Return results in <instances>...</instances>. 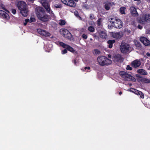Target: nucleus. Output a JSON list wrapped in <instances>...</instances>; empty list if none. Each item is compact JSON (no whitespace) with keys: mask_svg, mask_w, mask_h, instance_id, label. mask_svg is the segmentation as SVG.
<instances>
[{"mask_svg":"<svg viewBox=\"0 0 150 150\" xmlns=\"http://www.w3.org/2000/svg\"><path fill=\"white\" fill-rule=\"evenodd\" d=\"M90 18L91 20H93L95 19L94 15L93 14H91L90 15Z\"/></svg>","mask_w":150,"mask_h":150,"instance_id":"c9c22d12","label":"nucleus"},{"mask_svg":"<svg viewBox=\"0 0 150 150\" xmlns=\"http://www.w3.org/2000/svg\"><path fill=\"white\" fill-rule=\"evenodd\" d=\"M115 42V40H109L108 41L107 43L109 44L108 47L109 48H112L113 44Z\"/></svg>","mask_w":150,"mask_h":150,"instance_id":"5701e85b","label":"nucleus"},{"mask_svg":"<svg viewBox=\"0 0 150 150\" xmlns=\"http://www.w3.org/2000/svg\"><path fill=\"white\" fill-rule=\"evenodd\" d=\"M67 50L65 49L62 51V54H63L67 53Z\"/></svg>","mask_w":150,"mask_h":150,"instance_id":"e433bc0d","label":"nucleus"},{"mask_svg":"<svg viewBox=\"0 0 150 150\" xmlns=\"http://www.w3.org/2000/svg\"><path fill=\"white\" fill-rule=\"evenodd\" d=\"M54 7L57 8H61L62 7V6L60 4H56L54 5Z\"/></svg>","mask_w":150,"mask_h":150,"instance_id":"cd10ccee","label":"nucleus"},{"mask_svg":"<svg viewBox=\"0 0 150 150\" xmlns=\"http://www.w3.org/2000/svg\"><path fill=\"white\" fill-rule=\"evenodd\" d=\"M61 1L64 4L70 7H74L76 4L73 0H61Z\"/></svg>","mask_w":150,"mask_h":150,"instance_id":"0eeeda50","label":"nucleus"},{"mask_svg":"<svg viewBox=\"0 0 150 150\" xmlns=\"http://www.w3.org/2000/svg\"><path fill=\"white\" fill-rule=\"evenodd\" d=\"M112 36L116 39H120L122 37L123 34L122 32L120 31L118 32H112L111 33Z\"/></svg>","mask_w":150,"mask_h":150,"instance_id":"1a4fd4ad","label":"nucleus"},{"mask_svg":"<svg viewBox=\"0 0 150 150\" xmlns=\"http://www.w3.org/2000/svg\"><path fill=\"white\" fill-rule=\"evenodd\" d=\"M97 62L99 64L102 66H108L112 63L111 60L103 56H100L97 59Z\"/></svg>","mask_w":150,"mask_h":150,"instance_id":"f03ea898","label":"nucleus"},{"mask_svg":"<svg viewBox=\"0 0 150 150\" xmlns=\"http://www.w3.org/2000/svg\"><path fill=\"white\" fill-rule=\"evenodd\" d=\"M113 60L115 63L121 62L123 61V58L120 54H117L114 56Z\"/></svg>","mask_w":150,"mask_h":150,"instance_id":"9d476101","label":"nucleus"},{"mask_svg":"<svg viewBox=\"0 0 150 150\" xmlns=\"http://www.w3.org/2000/svg\"><path fill=\"white\" fill-rule=\"evenodd\" d=\"M125 9L126 8L125 7H121L120 8V12L121 14H125Z\"/></svg>","mask_w":150,"mask_h":150,"instance_id":"a878e982","label":"nucleus"},{"mask_svg":"<svg viewBox=\"0 0 150 150\" xmlns=\"http://www.w3.org/2000/svg\"><path fill=\"white\" fill-rule=\"evenodd\" d=\"M137 71L138 73L143 75H146L147 74V72L143 69H139Z\"/></svg>","mask_w":150,"mask_h":150,"instance_id":"4be33fe9","label":"nucleus"},{"mask_svg":"<svg viewBox=\"0 0 150 150\" xmlns=\"http://www.w3.org/2000/svg\"><path fill=\"white\" fill-rule=\"evenodd\" d=\"M42 5L44 7L47 12L50 14L54 15L53 11L50 8V5L47 0H41V1Z\"/></svg>","mask_w":150,"mask_h":150,"instance_id":"7ed1b4c3","label":"nucleus"},{"mask_svg":"<svg viewBox=\"0 0 150 150\" xmlns=\"http://www.w3.org/2000/svg\"><path fill=\"white\" fill-rule=\"evenodd\" d=\"M141 64L140 61L138 59H136L132 63V66L135 68H137L140 66Z\"/></svg>","mask_w":150,"mask_h":150,"instance_id":"dca6fc26","label":"nucleus"},{"mask_svg":"<svg viewBox=\"0 0 150 150\" xmlns=\"http://www.w3.org/2000/svg\"><path fill=\"white\" fill-rule=\"evenodd\" d=\"M134 93H135V94L139 95V92L140 91H139L138 90H137L136 89H135V90H134Z\"/></svg>","mask_w":150,"mask_h":150,"instance_id":"4c0bfd02","label":"nucleus"},{"mask_svg":"<svg viewBox=\"0 0 150 150\" xmlns=\"http://www.w3.org/2000/svg\"><path fill=\"white\" fill-rule=\"evenodd\" d=\"M121 52L123 53H126L129 50V45L126 43H122L120 46Z\"/></svg>","mask_w":150,"mask_h":150,"instance_id":"423d86ee","label":"nucleus"},{"mask_svg":"<svg viewBox=\"0 0 150 150\" xmlns=\"http://www.w3.org/2000/svg\"><path fill=\"white\" fill-rule=\"evenodd\" d=\"M1 7L2 8V9H3L4 11H5L7 13H9V11L7 10L6 8H5L4 6V5H2L1 6Z\"/></svg>","mask_w":150,"mask_h":150,"instance_id":"72a5a7b5","label":"nucleus"},{"mask_svg":"<svg viewBox=\"0 0 150 150\" xmlns=\"http://www.w3.org/2000/svg\"><path fill=\"white\" fill-rule=\"evenodd\" d=\"M122 94V92H121V91L119 93V95H121Z\"/></svg>","mask_w":150,"mask_h":150,"instance_id":"603ef678","label":"nucleus"},{"mask_svg":"<svg viewBox=\"0 0 150 150\" xmlns=\"http://www.w3.org/2000/svg\"><path fill=\"white\" fill-rule=\"evenodd\" d=\"M82 38L84 39H86L87 38V36L85 34H83L82 36Z\"/></svg>","mask_w":150,"mask_h":150,"instance_id":"ea45409f","label":"nucleus"},{"mask_svg":"<svg viewBox=\"0 0 150 150\" xmlns=\"http://www.w3.org/2000/svg\"><path fill=\"white\" fill-rule=\"evenodd\" d=\"M126 72L124 71H121L120 72V75L123 77L124 78L125 76L126 75Z\"/></svg>","mask_w":150,"mask_h":150,"instance_id":"c85d7f7f","label":"nucleus"},{"mask_svg":"<svg viewBox=\"0 0 150 150\" xmlns=\"http://www.w3.org/2000/svg\"><path fill=\"white\" fill-rule=\"evenodd\" d=\"M126 77L127 78H128L133 81H136V79L134 78L133 77L131 76L130 74H128L127 73H126V75L124 77V78Z\"/></svg>","mask_w":150,"mask_h":150,"instance_id":"412c9836","label":"nucleus"},{"mask_svg":"<svg viewBox=\"0 0 150 150\" xmlns=\"http://www.w3.org/2000/svg\"><path fill=\"white\" fill-rule=\"evenodd\" d=\"M105 8L107 10H109L110 8L114 5L113 2H111L109 1H106L105 3Z\"/></svg>","mask_w":150,"mask_h":150,"instance_id":"f3484780","label":"nucleus"},{"mask_svg":"<svg viewBox=\"0 0 150 150\" xmlns=\"http://www.w3.org/2000/svg\"><path fill=\"white\" fill-rule=\"evenodd\" d=\"M135 45L137 47H140L141 45H140V42H139L136 41V42H135Z\"/></svg>","mask_w":150,"mask_h":150,"instance_id":"7c9ffc66","label":"nucleus"},{"mask_svg":"<svg viewBox=\"0 0 150 150\" xmlns=\"http://www.w3.org/2000/svg\"><path fill=\"white\" fill-rule=\"evenodd\" d=\"M95 30V28L93 26H91L88 27V30L91 32H93Z\"/></svg>","mask_w":150,"mask_h":150,"instance_id":"bb28decb","label":"nucleus"},{"mask_svg":"<svg viewBox=\"0 0 150 150\" xmlns=\"http://www.w3.org/2000/svg\"><path fill=\"white\" fill-rule=\"evenodd\" d=\"M95 53L96 54H100V52L97 49H96L94 50Z\"/></svg>","mask_w":150,"mask_h":150,"instance_id":"58836bf2","label":"nucleus"},{"mask_svg":"<svg viewBox=\"0 0 150 150\" xmlns=\"http://www.w3.org/2000/svg\"><path fill=\"white\" fill-rule=\"evenodd\" d=\"M78 0H74V1L76 2H78Z\"/></svg>","mask_w":150,"mask_h":150,"instance_id":"6e6d98bb","label":"nucleus"},{"mask_svg":"<svg viewBox=\"0 0 150 150\" xmlns=\"http://www.w3.org/2000/svg\"><path fill=\"white\" fill-rule=\"evenodd\" d=\"M108 56L109 58H111V56L109 54Z\"/></svg>","mask_w":150,"mask_h":150,"instance_id":"864d4df0","label":"nucleus"},{"mask_svg":"<svg viewBox=\"0 0 150 150\" xmlns=\"http://www.w3.org/2000/svg\"><path fill=\"white\" fill-rule=\"evenodd\" d=\"M101 19L100 18L97 21V25H101Z\"/></svg>","mask_w":150,"mask_h":150,"instance_id":"f704fd0d","label":"nucleus"},{"mask_svg":"<svg viewBox=\"0 0 150 150\" xmlns=\"http://www.w3.org/2000/svg\"><path fill=\"white\" fill-rule=\"evenodd\" d=\"M126 69L127 70H132V68L130 67V66L129 65H127V67H126Z\"/></svg>","mask_w":150,"mask_h":150,"instance_id":"a19ab883","label":"nucleus"},{"mask_svg":"<svg viewBox=\"0 0 150 150\" xmlns=\"http://www.w3.org/2000/svg\"><path fill=\"white\" fill-rule=\"evenodd\" d=\"M37 17L41 21L46 22L50 19V17L49 16L45 14H42L40 13H37Z\"/></svg>","mask_w":150,"mask_h":150,"instance_id":"39448f33","label":"nucleus"},{"mask_svg":"<svg viewBox=\"0 0 150 150\" xmlns=\"http://www.w3.org/2000/svg\"><path fill=\"white\" fill-rule=\"evenodd\" d=\"M135 89L132 88H131L130 90V91L132 92H133L134 93V90H135Z\"/></svg>","mask_w":150,"mask_h":150,"instance_id":"c03bdc74","label":"nucleus"},{"mask_svg":"<svg viewBox=\"0 0 150 150\" xmlns=\"http://www.w3.org/2000/svg\"><path fill=\"white\" fill-rule=\"evenodd\" d=\"M35 18L33 17H30V22L31 23L32 22H35Z\"/></svg>","mask_w":150,"mask_h":150,"instance_id":"2f4dec72","label":"nucleus"},{"mask_svg":"<svg viewBox=\"0 0 150 150\" xmlns=\"http://www.w3.org/2000/svg\"><path fill=\"white\" fill-rule=\"evenodd\" d=\"M66 21L64 20L61 19L58 21V23L60 25H63L65 24Z\"/></svg>","mask_w":150,"mask_h":150,"instance_id":"393cba45","label":"nucleus"},{"mask_svg":"<svg viewBox=\"0 0 150 150\" xmlns=\"http://www.w3.org/2000/svg\"><path fill=\"white\" fill-rule=\"evenodd\" d=\"M8 13L3 11L0 10V15L3 18L6 19H8L9 18V16Z\"/></svg>","mask_w":150,"mask_h":150,"instance_id":"2eb2a0df","label":"nucleus"},{"mask_svg":"<svg viewBox=\"0 0 150 150\" xmlns=\"http://www.w3.org/2000/svg\"><path fill=\"white\" fill-rule=\"evenodd\" d=\"M113 25L116 28H120L122 27L123 23L120 19H118Z\"/></svg>","mask_w":150,"mask_h":150,"instance_id":"9b49d317","label":"nucleus"},{"mask_svg":"<svg viewBox=\"0 0 150 150\" xmlns=\"http://www.w3.org/2000/svg\"><path fill=\"white\" fill-rule=\"evenodd\" d=\"M74 14L75 15V16L77 17H79V18H81V17H80L79 15V13L77 11H75L74 12Z\"/></svg>","mask_w":150,"mask_h":150,"instance_id":"473e14b6","label":"nucleus"},{"mask_svg":"<svg viewBox=\"0 0 150 150\" xmlns=\"http://www.w3.org/2000/svg\"><path fill=\"white\" fill-rule=\"evenodd\" d=\"M59 44L61 46L64 48L66 49L68 51L72 53H74L75 52V50L72 47L68 45L65 44L62 42H59Z\"/></svg>","mask_w":150,"mask_h":150,"instance_id":"6e6552de","label":"nucleus"},{"mask_svg":"<svg viewBox=\"0 0 150 150\" xmlns=\"http://www.w3.org/2000/svg\"><path fill=\"white\" fill-rule=\"evenodd\" d=\"M90 69V67H85V70L86 69H88V70H89Z\"/></svg>","mask_w":150,"mask_h":150,"instance_id":"49530a36","label":"nucleus"},{"mask_svg":"<svg viewBox=\"0 0 150 150\" xmlns=\"http://www.w3.org/2000/svg\"><path fill=\"white\" fill-rule=\"evenodd\" d=\"M100 37L103 39H106L107 37V35L105 32L101 31L99 33Z\"/></svg>","mask_w":150,"mask_h":150,"instance_id":"aec40b11","label":"nucleus"},{"mask_svg":"<svg viewBox=\"0 0 150 150\" xmlns=\"http://www.w3.org/2000/svg\"><path fill=\"white\" fill-rule=\"evenodd\" d=\"M16 10L15 9H13L12 10V13L14 14H15L16 13Z\"/></svg>","mask_w":150,"mask_h":150,"instance_id":"79ce46f5","label":"nucleus"},{"mask_svg":"<svg viewBox=\"0 0 150 150\" xmlns=\"http://www.w3.org/2000/svg\"><path fill=\"white\" fill-rule=\"evenodd\" d=\"M25 22H26V23H27V22H30V20H29V19H26L25 20Z\"/></svg>","mask_w":150,"mask_h":150,"instance_id":"de8ad7c7","label":"nucleus"},{"mask_svg":"<svg viewBox=\"0 0 150 150\" xmlns=\"http://www.w3.org/2000/svg\"><path fill=\"white\" fill-rule=\"evenodd\" d=\"M17 6L22 15L24 17L28 15V10L26 3L23 1H19L17 4Z\"/></svg>","mask_w":150,"mask_h":150,"instance_id":"f257e3e1","label":"nucleus"},{"mask_svg":"<svg viewBox=\"0 0 150 150\" xmlns=\"http://www.w3.org/2000/svg\"><path fill=\"white\" fill-rule=\"evenodd\" d=\"M60 32L65 38H67L70 40L72 39L71 34L68 30L66 29H61Z\"/></svg>","mask_w":150,"mask_h":150,"instance_id":"20e7f679","label":"nucleus"},{"mask_svg":"<svg viewBox=\"0 0 150 150\" xmlns=\"http://www.w3.org/2000/svg\"><path fill=\"white\" fill-rule=\"evenodd\" d=\"M131 13L133 16H137L138 15L136 8L133 6H131L130 8Z\"/></svg>","mask_w":150,"mask_h":150,"instance_id":"4468645a","label":"nucleus"},{"mask_svg":"<svg viewBox=\"0 0 150 150\" xmlns=\"http://www.w3.org/2000/svg\"><path fill=\"white\" fill-rule=\"evenodd\" d=\"M108 27L109 29H111L112 28V26L111 25H108Z\"/></svg>","mask_w":150,"mask_h":150,"instance_id":"09e8293b","label":"nucleus"},{"mask_svg":"<svg viewBox=\"0 0 150 150\" xmlns=\"http://www.w3.org/2000/svg\"><path fill=\"white\" fill-rule=\"evenodd\" d=\"M140 40L145 46H147L150 44V41L146 38L144 37H141L140 38Z\"/></svg>","mask_w":150,"mask_h":150,"instance_id":"ddd939ff","label":"nucleus"},{"mask_svg":"<svg viewBox=\"0 0 150 150\" xmlns=\"http://www.w3.org/2000/svg\"><path fill=\"white\" fill-rule=\"evenodd\" d=\"M138 80L139 81L142 82V83H150V80L146 78L140 77Z\"/></svg>","mask_w":150,"mask_h":150,"instance_id":"a211bd4d","label":"nucleus"},{"mask_svg":"<svg viewBox=\"0 0 150 150\" xmlns=\"http://www.w3.org/2000/svg\"><path fill=\"white\" fill-rule=\"evenodd\" d=\"M146 55L148 57H150V53H149V52L147 53Z\"/></svg>","mask_w":150,"mask_h":150,"instance_id":"8fccbe9b","label":"nucleus"},{"mask_svg":"<svg viewBox=\"0 0 150 150\" xmlns=\"http://www.w3.org/2000/svg\"><path fill=\"white\" fill-rule=\"evenodd\" d=\"M24 24L25 25L27 24V23L26 22H25L24 23Z\"/></svg>","mask_w":150,"mask_h":150,"instance_id":"5fc2aeb1","label":"nucleus"},{"mask_svg":"<svg viewBox=\"0 0 150 150\" xmlns=\"http://www.w3.org/2000/svg\"><path fill=\"white\" fill-rule=\"evenodd\" d=\"M91 23H90V22H89V23L90 24H91V25H93V24H94V22L93 21L91 22Z\"/></svg>","mask_w":150,"mask_h":150,"instance_id":"3c124183","label":"nucleus"},{"mask_svg":"<svg viewBox=\"0 0 150 150\" xmlns=\"http://www.w3.org/2000/svg\"><path fill=\"white\" fill-rule=\"evenodd\" d=\"M118 18L114 16H111L109 18V21L112 25L116 21Z\"/></svg>","mask_w":150,"mask_h":150,"instance_id":"6ab92c4d","label":"nucleus"},{"mask_svg":"<svg viewBox=\"0 0 150 150\" xmlns=\"http://www.w3.org/2000/svg\"><path fill=\"white\" fill-rule=\"evenodd\" d=\"M38 33L44 36L45 37L50 36V34L48 32L42 30L41 29H39L37 30Z\"/></svg>","mask_w":150,"mask_h":150,"instance_id":"f8f14e48","label":"nucleus"},{"mask_svg":"<svg viewBox=\"0 0 150 150\" xmlns=\"http://www.w3.org/2000/svg\"><path fill=\"white\" fill-rule=\"evenodd\" d=\"M137 28L139 29H141L142 28V27L140 25H138L137 26Z\"/></svg>","mask_w":150,"mask_h":150,"instance_id":"37998d69","label":"nucleus"},{"mask_svg":"<svg viewBox=\"0 0 150 150\" xmlns=\"http://www.w3.org/2000/svg\"><path fill=\"white\" fill-rule=\"evenodd\" d=\"M139 95L140 97L142 98H144V94L141 91H140L139 93Z\"/></svg>","mask_w":150,"mask_h":150,"instance_id":"c756f323","label":"nucleus"},{"mask_svg":"<svg viewBox=\"0 0 150 150\" xmlns=\"http://www.w3.org/2000/svg\"><path fill=\"white\" fill-rule=\"evenodd\" d=\"M73 62L74 63V64L75 65H76V64L77 62H76V60L75 59H74Z\"/></svg>","mask_w":150,"mask_h":150,"instance_id":"a18cd8bd","label":"nucleus"},{"mask_svg":"<svg viewBox=\"0 0 150 150\" xmlns=\"http://www.w3.org/2000/svg\"><path fill=\"white\" fill-rule=\"evenodd\" d=\"M143 19L146 21H150V14H146L143 16Z\"/></svg>","mask_w":150,"mask_h":150,"instance_id":"b1692460","label":"nucleus"}]
</instances>
